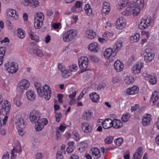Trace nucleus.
Segmentation results:
<instances>
[{"mask_svg": "<svg viewBox=\"0 0 159 159\" xmlns=\"http://www.w3.org/2000/svg\"><path fill=\"white\" fill-rule=\"evenodd\" d=\"M117 53L116 52L111 48H109L106 49L104 52L103 54L105 57L107 59H109L111 57H114L116 55Z\"/></svg>", "mask_w": 159, "mask_h": 159, "instance_id": "nucleus-13", "label": "nucleus"}, {"mask_svg": "<svg viewBox=\"0 0 159 159\" xmlns=\"http://www.w3.org/2000/svg\"><path fill=\"white\" fill-rule=\"evenodd\" d=\"M110 11V4L107 2L103 3L102 8V13L103 15L108 14Z\"/></svg>", "mask_w": 159, "mask_h": 159, "instance_id": "nucleus-19", "label": "nucleus"}, {"mask_svg": "<svg viewBox=\"0 0 159 159\" xmlns=\"http://www.w3.org/2000/svg\"><path fill=\"white\" fill-rule=\"evenodd\" d=\"M52 26L55 29H60L61 27V24L59 23H54L52 25Z\"/></svg>", "mask_w": 159, "mask_h": 159, "instance_id": "nucleus-59", "label": "nucleus"}, {"mask_svg": "<svg viewBox=\"0 0 159 159\" xmlns=\"http://www.w3.org/2000/svg\"><path fill=\"white\" fill-rule=\"evenodd\" d=\"M129 3V1L128 0H120L117 5V8L120 11L125 7Z\"/></svg>", "mask_w": 159, "mask_h": 159, "instance_id": "nucleus-24", "label": "nucleus"}, {"mask_svg": "<svg viewBox=\"0 0 159 159\" xmlns=\"http://www.w3.org/2000/svg\"><path fill=\"white\" fill-rule=\"evenodd\" d=\"M29 37L32 40L36 42H38L39 41V37L36 35L33 34V33L32 32H29Z\"/></svg>", "mask_w": 159, "mask_h": 159, "instance_id": "nucleus-42", "label": "nucleus"}, {"mask_svg": "<svg viewBox=\"0 0 159 159\" xmlns=\"http://www.w3.org/2000/svg\"><path fill=\"white\" fill-rule=\"evenodd\" d=\"M120 81V79L119 76H116L113 78L112 82L114 83H116L119 82Z\"/></svg>", "mask_w": 159, "mask_h": 159, "instance_id": "nucleus-62", "label": "nucleus"}, {"mask_svg": "<svg viewBox=\"0 0 159 159\" xmlns=\"http://www.w3.org/2000/svg\"><path fill=\"white\" fill-rule=\"evenodd\" d=\"M144 54V60L146 62L151 61L154 59V54L149 50H145Z\"/></svg>", "mask_w": 159, "mask_h": 159, "instance_id": "nucleus-10", "label": "nucleus"}, {"mask_svg": "<svg viewBox=\"0 0 159 159\" xmlns=\"http://www.w3.org/2000/svg\"><path fill=\"white\" fill-rule=\"evenodd\" d=\"M114 67L116 71L119 72L123 70L124 66L123 63L117 60L114 63Z\"/></svg>", "mask_w": 159, "mask_h": 159, "instance_id": "nucleus-21", "label": "nucleus"}, {"mask_svg": "<svg viewBox=\"0 0 159 159\" xmlns=\"http://www.w3.org/2000/svg\"><path fill=\"white\" fill-rule=\"evenodd\" d=\"M152 22L153 20L151 17L143 19L138 26L139 28L141 29H146L150 25Z\"/></svg>", "mask_w": 159, "mask_h": 159, "instance_id": "nucleus-7", "label": "nucleus"}, {"mask_svg": "<svg viewBox=\"0 0 159 159\" xmlns=\"http://www.w3.org/2000/svg\"><path fill=\"white\" fill-rule=\"evenodd\" d=\"M40 113L38 111H33L30 114V119L33 123H40L41 119L40 118Z\"/></svg>", "mask_w": 159, "mask_h": 159, "instance_id": "nucleus-2", "label": "nucleus"}, {"mask_svg": "<svg viewBox=\"0 0 159 159\" xmlns=\"http://www.w3.org/2000/svg\"><path fill=\"white\" fill-rule=\"evenodd\" d=\"M17 128H20L23 129L25 127V125L23 119L21 117L20 118L17 120L16 123Z\"/></svg>", "mask_w": 159, "mask_h": 159, "instance_id": "nucleus-34", "label": "nucleus"}, {"mask_svg": "<svg viewBox=\"0 0 159 159\" xmlns=\"http://www.w3.org/2000/svg\"><path fill=\"white\" fill-rule=\"evenodd\" d=\"M30 86L29 82L26 80H23L18 84V89L21 92H23L24 90H27Z\"/></svg>", "mask_w": 159, "mask_h": 159, "instance_id": "nucleus-9", "label": "nucleus"}, {"mask_svg": "<svg viewBox=\"0 0 159 159\" xmlns=\"http://www.w3.org/2000/svg\"><path fill=\"white\" fill-rule=\"evenodd\" d=\"M43 25V21H36L34 20V26L36 29H39Z\"/></svg>", "mask_w": 159, "mask_h": 159, "instance_id": "nucleus-44", "label": "nucleus"}, {"mask_svg": "<svg viewBox=\"0 0 159 159\" xmlns=\"http://www.w3.org/2000/svg\"><path fill=\"white\" fill-rule=\"evenodd\" d=\"M143 148L140 147L138 148L137 150V152L133 155L132 159H140L141 158L143 154Z\"/></svg>", "mask_w": 159, "mask_h": 159, "instance_id": "nucleus-25", "label": "nucleus"}, {"mask_svg": "<svg viewBox=\"0 0 159 159\" xmlns=\"http://www.w3.org/2000/svg\"><path fill=\"white\" fill-rule=\"evenodd\" d=\"M125 20L123 17H119L116 21V26L117 29L122 30L125 27Z\"/></svg>", "mask_w": 159, "mask_h": 159, "instance_id": "nucleus-14", "label": "nucleus"}, {"mask_svg": "<svg viewBox=\"0 0 159 159\" xmlns=\"http://www.w3.org/2000/svg\"><path fill=\"white\" fill-rule=\"evenodd\" d=\"M123 139L121 138H117L114 140L116 145L118 146H120L123 142Z\"/></svg>", "mask_w": 159, "mask_h": 159, "instance_id": "nucleus-52", "label": "nucleus"}, {"mask_svg": "<svg viewBox=\"0 0 159 159\" xmlns=\"http://www.w3.org/2000/svg\"><path fill=\"white\" fill-rule=\"evenodd\" d=\"M74 138L76 141H78L80 139L79 134L76 132L74 133L73 134Z\"/></svg>", "mask_w": 159, "mask_h": 159, "instance_id": "nucleus-63", "label": "nucleus"}, {"mask_svg": "<svg viewBox=\"0 0 159 159\" xmlns=\"http://www.w3.org/2000/svg\"><path fill=\"white\" fill-rule=\"evenodd\" d=\"M139 38L140 34L137 33L134 35L131 36L130 37V39L132 43L137 42L139 40Z\"/></svg>", "mask_w": 159, "mask_h": 159, "instance_id": "nucleus-38", "label": "nucleus"}, {"mask_svg": "<svg viewBox=\"0 0 159 159\" xmlns=\"http://www.w3.org/2000/svg\"><path fill=\"white\" fill-rule=\"evenodd\" d=\"M77 31L73 29L68 30L62 34L63 40L66 42H69L74 39L77 36Z\"/></svg>", "mask_w": 159, "mask_h": 159, "instance_id": "nucleus-1", "label": "nucleus"}, {"mask_svg": "<svg viewBox=\"0 0 159 159\" xmlns=\"http://www.w3.org/2000/svg\"><path fill=\"white\" fill-rule=\"evenodd\" d=\"M135 61V58L134 55H132L129 59L128 63L129 64H131Z\"/></svg>", "mask_w": 159, "mask_h": 159, "instance_id": "nucleus-57", "label": "nucleus"}, {"mask_svg": "<svg viewBox=\"0 0 159 159\" xmlns=\"http://www.w3.org/2000/svg\"><path fill=\"white\" fill-rule=\"evenodd\" d=\"M151 116V115L148 114H145L143 116L142 124L143 126H146L150 125L152 120Z\"/></svg>", "mask_w": 159, "mask_h": 159, "instance_id": "nucleus-16", "label": "nucleus"}, {"mask_svg": "<svg viewBox=\"0 0 159 159\" xmlns=\"http://www.w3.org/2000/svg\"><path fill=\"white\" fill-rule=\"evenodd\" d=\"M34 86L38 94L40 96V92H43L41 84L39 82H37L34 83Z\"/></svg>", "mask_w": 159, "mask_h": 159, "instance_id": "nucleus-39", "label": "nucleus"}, {"mask_svg": "<svg viewBox=\"0 0 159 159\" xmlns=\"http://www.w3.org/2000/svg\"><path fill=\"white\" fill-rule=\"evenodd\" d=\"M33 53L39 57H42L43 56V53L41 50L37 48L34 49Z\"/></svg>", "mask_w": 159, "mask_h": 159, "instance_id": "nucleus-49", "label": "nucleus"}, {"mask_svg": "<svg viewBox=\"0 0 159 159\" xmlns=\"http://www.w3.org/2000/svg\"><path fill=\"white\" fill-rule=\"evenodd\" d=\"M42 90L43 92H40L41 97L44 96L45 98L47 100H49L51 98V91L50 88L49 86L45 84L42 87Z\"/></svg>", "mask_w": 159, "mask_h": 159, "instance_id": "nucleus-4", "label": "nucleus"}, {"mask_svg": "<svg viewBox=\"0 0 159 159\" xmlns=\"http://www.w3.org/2000/svg\"><path fill=\"white\" fill-rule=\"evenodd\" d=\"M89 58L92 61L95 62H98L99 60V58H98L97 56L94 55L90 56H89Z\"/></svg>", "mask_w": 159, "mask_h": 159, "instance_id": "nucleus-56", "label": "nucleus"}, {"mask_svg": "<svg viewBox=\"0 0 159 159\" xmlns=\"http://www.w3.org/2000/svg\"><path fill=\"white\" fill-rule=\"evenodd\" d=\"M112 120L111 119L108 118L105 119L102 123V125L104 128L108 129L112 127Z\"/></svg>", "mask_w": 159, "mask_h": 159, "instance_id": "nucleus-22", "label": "nucleus"}, {"mask_svg": "<svg viewBox=\"0 0 159 159\" xmlns=\"http://www.w3.org/2000/svg\"><path fill=\"white\" fill-rule=\"evenodd\" d=\"M4 66L8 72L12 74L16 73L18 69L17 65L14 62L7 63Z\"/></svg>", "mask_w": 159, "mask_h": 159, "instance_id": "nucleus-5", "label": "nucleus"}, {"mask_svg": "<svg viewBox=\"0 0 159 159\" xmlns=\"http://www.w3.org/2000/svg\"><path fill=\"white\" fill-rule=\"evenodd\" d=\"M78 61L80 68L83 71L88 70L89 59L88 57H82L79 59Z\"/></svg>", "mask_w": 159, "mask_h": 159, "instance_id": "nucleus-3", "label": "nucleus"}, {"mask_svg": "<svg viewBox=\"0 0 159 159\" xmlns=\"http://www.w3.org/2000/svg\"><path fill=\"white\" fill-rule=\"evenodd\" d=\"M11 107L10 103L7 100L4 101L1 109L2 114L3 115H7L10 111Z\"/></svg>", "mask_w": 159, "mask_h": 159, "instance_id": "nucleus-8", "label": "nucleus"}, {"mask_svg": "<svg viewBox=\"0 0 159 159\" xmlns=\"http://www.w3.org/2000/svg\"><path fill=\"white\" fill-rule=\"evenodd\" d=\"M59 69L62 73V75L64 78H67L70 75V73L66 69L65 67L61 64H58Z\"/></svg>", "mask_w": 159, "mask_h": 159, "instance_id": "nucleus-15", "label": "nucleus"}, {"mask_svg": "<svg viewBox=\"0 0 159 159\" xmlns=\"http://www.w3.org/2000/svg\"><path fill=\"white\" fill-rule=\"evenodd\" d=\"M85 12L88 16L91 15L92 13V10L89 4H87L84 7Z\"/></svg>", "mask_w": 159, "mask_h": 159, "instance_id": "nucleus-40", "label": "nucleus"}, {"mask_svg": "<svg viewBox=\"0 0 159 159\" xmlns=\"http://www.w3.org/2000/svg\"><path fill=\"white\" fill-rule=\"evenodd\" d=\"M88 49L91 52H97L100 49V47L98 43L95 42L90 43Z\"/></svg>", "mask_w": 159, "mask_h": 159, "instance_id": "nucleus-17", "label": "nucleus"}, {"mask_svg": "<svg viewBox=\"0 0 159 159\" xmlns=\"http://www.w3.org/2000/svg\"><path fill=\"white\" fill-rule=\"evenodd\" d=\"M89 96L93 102L96 103L98 102L99 96L98 93H93L90 94Z\"/></svg>", "mask_w": 159, "mask_h": 159, "instance_id": "nucleus-30", "label": "nucleus"}, {"mask_svg": "<svg viewBox=\"0 0 159 159\" xmlns=\"http://www.w3.org/2000/svg\"><path fill=\"white\" fill-rule=\"evenodd\" d=\"M21 97L19 96H16L14 99V101L16 105L18 107L21 106V103L20 102Z\"/></svg>", "mask_w": 159, "mask_h": 159, "instance_id": "nucleus-46", "label": "nucleus"}, {"mask_svg": "<svg viewBox=\"0 0 159 159\" xmlns=\"http://www.w3.org/2000/svg\"><path fill=\"white\" fill-rule=\"evenodd\" d=\"M112 127L116 129L120 128L123 126L122 122L117 119H114L112 120Z\"/></svg>", "mask_w": 159, "mask_h": 159, "instance_id": "nucleus-27", "label": "nucleus"}, {"mask_svg": "<svg viewBox=\"0 0 159 159\" xmlns=\"http://www.w3.org/2000/svg\"><path fill=\"white\" fill-rule=\"evenodd\" d=\"M113 140V137L111 136H108L105 139V142L106 143L110 144L111 143Z\"/></svg>", "mask_w": 159, "mask_h": 159, "instance_id": "nucleus-53", "label": "nucleus"}, {"mask_svg": "<svg viewBox=\"0 0 159 159\" xmlns=\"http://www.w3.org/2000/svg\"><path fill=\"white\" fill-rule=\"evenodd\" d=\"M130 118V115L129 114L126 113L124 114L121 118L122 121L125 122H127Z\"/></svg>", "mask_w": 159, "mask_h": 159, "instance_id": "nucleus-45", "label": "nucleus"}, {"mask_svg": "<svg viewBox=\"0 0 159 159\" xmlns=\"http://www.w3.org/2000/svg\"><path fill=\"white\" fill-rule=\"evenodd\" d=\"M17 36L19 38L21 39L24 38L25 36V32L21 29H18L17 33Z\"/></svg>", "mask_w": 159, "mask_h": 159, "instance_id": "nucleus-48", "label": "nucleus"}, {"mask_svg": "<svg viewBox=\"0 0 159 159\" xmlns=\"http://www.w3.org/2000/svg\"><path fill=\"white\" fill-rule=\"evenodd\" d=\"M26 95L28 99L31 101L34 100L36 98L34 91L32 90L28 91L26 92Z\"/></svg>", "mask_w": 159, "mask_h": 159, "instance_id": "nucleus-29", "label": "nucleus"}, {"mask_svg": "<svg viewBox=\"0 0 159 159\" xmlns=\"http://www.w3.org/2000/svg\"><path fill=\"white\" fill-rule=\"evenodd\" d=\"M7 15L10 16L15 20H17L18 18V15L17 12L14 10L8 9L7 11Z\"/></svg>", "mask_w": 159, "mask_h": 159, "instance_id": "nucleus-28", "label": "nucleus"}, {"mask_svg": "<svg viewBox=\"0 0 159 159\" xmlns=\"http://www.w3.org/2000/svg\"><path fill=\"white\" fill-rule=\"evenodd\" d=\"M159 99V92L157 91L153 92L152 95L150 100V104L152 105H154L157 101Z\"/></svg>", "mask_w": 159, "mask_h": 159, "instance_id": "nucleus-18", "label": "nucleus"}, {"mask_svg": "<svg viewBox=\"0 0 159 159\" xmlns=\"http://www.w3.org/2000/svg\"><path fill=\"white\" fill-rule=\"evenodd\" d=\"M82 130L84 132L89 133L92 130V127L89 124L86 122H83L81 125Z\"/></svg>", "mask_w": 159, "mask_h": 159, "instance_id": "nucleus-23", "label": "nucleus"}, {"mask_svg": "<svg viewBox=\"0 0 159 159\" xmlns=\"http://www.w3.org/2000/svg\"><path fill=\"white\" fill-rule=\"evenodd\" d=\"M139 92V88L137 86H134L126 90V93L128 95H134L137 93Z\"/></svg>", "mask_w": 159, "mask_h": 159, "instance_id": "nucleus-20", "label": "nucleus"}, {"mask_svg": "<svg viewBox=\"0 0 159 159\" xmlns=\"http://www.w3.org/2000/svg\"><path fill=\"white\" fill-rule=\"evenodd\" d=\"M78 69V66L76 64H71L69 65L68 68V70L70 71L75 72Z\"/></svg>", "mask_w": 159, "mask_h": 159, "instance_id": "nucleus-47", "label": "nucleus"}, {"mask_svg": "<svg viewBox=\"0 0 159 159\" xmlns=\"http://www.w3.org/2000/svg\"><path fill=\"white\" fill-rule=\"evenodd\" d=\"M136 4L137 6L141 9H142L143 7L144 4V0H137Z\"/></svg>", "mask_w": 159, "mask_h": 159, "instance_id": "nucleus-55", "label": "nucleus"}, {"mask_svg": "<svg viewBox=\"0 0 159 159\" xmlns=\"http://www.w3.org/2000/svg\"><path fill=\"white\" fill-rule=\"evenodd\" d=\"M141 9L139 7H136L132 10V13H133L134 16H137L140 13Z\"/></svg>", "mask_w": 159, "mask_h": 159, "instance_id": "nucleus-51", "label": "nucleus"}, {"mask_svg": "<svg viewBox=\"0 0 159 159\" xmlns=\"http://www.w3.org/2000/svg\"><path fill=\"white\" fill-rule=\"evenodd\" d=\"M113 35V33L109 32H105L103 34V36L104 37L108 39L112 37Z\"/></svg>", "mask_w": 159, "mask_h": 159, "instance_id": "nucleus-54", "label": "nucleus"}, {"mask_svg": "<svg viewBox=\"0 0 159 159\" xmlns=\"http://www.w3.org/2000/svg\"><path fill=\"white\" fill-rule=\"evenodd\" d=\"M74 144V142L73 141L68 143V146L66 149V152L68 153H71L74 151L75 149Z\"/></svg>", "mask_w": 159, "mask_h": 159, "instance_id": "nucleus-33", "label": "nucleus"}, {"mask_svg": "<svg viewBox=\"0 0 159 159\" xmlns=\"http://www.w3.org/2000/svg\"><path fill=\"white\" fill-rule=\"evenodd\" d=\"M92 114L93 112H92L89 110L86 111L83 113V118L85 120H89L91 119Z\"/></svg>", "mask_w": 159, "mask_h": 159, "instance_id": "nucleus-31", "label": "nucleus"}, {"mask_svg": "<svg viewBox=\"0 0 159 159\" xmlns=\"http://www.w3.org/2000/svg\"><path fill=\"white\" fill-rule=\"evenodd\" d=\"M92 153L95 158H98L100 157L101 155L99 150L97 148H94L92 149Z\"/></svg>", "mask_w": 159, "mask_h": 159, "instance_id": "nucleus-35", "label": "nucleus"}, {"mask_svg": "<svg viewBox=\"0 0 159 159\" xmlns=\"http://www.w3.org/2000/svg\"><path fill=\"white\" fill-rule=\"evenodd\" d=\"M143 66V63L140 61L137 62L132 68V73L134 74H138L141 72V69Z\"/></svg>", "mask_w": 159, "mask_h": 159, "instance_id": "nucleus-11", "label": "nucleus"}, {"mask_svg": "<svg viewBox=\"0 0 159 159\" xmlns=\"http://www.w3.org/2000/svg\"><path fill=\"white\" fill-rule=\"evenodd\" d=\"M56 138L58 140H60L61 138V134L58 129H56Z\"/></svg>", "mask_w": 159, "mask_h": 159, "instance_id": "nucleus-61", "label": "nucleus"}, {"mask_svg": "<svg viewBox=\"0 0 159 159\" xmlns=\"http://www.w3.org/2000/svg\"><path fill=\"white\" fill-rule=\"evenodd\" d=\"M21 152V145L19 143H18L13 147V150L11 151V159H15L17 156V153H20Z\"/></svg>", "mask_w": 159, "mask_h": 159, "instance_id": "nucleus-12", "label": "nucleus"}, {"mask_svg": "<svg viewBox=\"0 0 159 159\" xmlns=\"http://www.w3.org/2000/svg\"><path fill=\"white\" fill-rule=\"evenodd\" d=\"M148 77L149 79V82L152 84H154L157 83V79L154 75H148Z\"/></svg>", "mask_w": 159, "mask_h": 159, "instance_id": "nucleus-43", "label": "nucleus"}, {"mask_svg": "<svg viewBox=\"0 0 159 159\" xmlns=\"http://www.w3.org/2000/svg\"><path fill=\"white\" fill-rule=\"evenodd\" d=\"M5 48L4 47L0 48V66L2 64L3 58L5 53Z\"/></svg>", "mask_w": 159, "mask_h": 159, "instance_id": "nucleus-32", "label": "nucleus"}, {"mask_svg": "<svg viewBox=\"0 0 159 159\" xmlns=\"http://www.w3.org/2000/svg\"><path fill=\"white\" fill-rule=\"evenodd\" d=\"M125 82L127 84H132L134 81V78L132 76H127L125 80Z\"/></svg>", "mask_w": 159, "mask_h": 159, "instance_id": "nucleus-41", "label": "nucleus"}, {"mask_svg": "<svg viewBox=\"0 0 159 159\" xmlns=\"http://www.w3.org/2000/svg\"><path fill=\"white\" fill-rule=\"evenodd\" d=\"M44 18L43 14L41 12H39L37 13L36 16L34 17V20L36 21H43Z\"/></svg>", "mask_w": 159, "mask_h": 159, "instance_id": "nucleus-37", "label": "nucleus"}, {"mask_svg": "<svg viewBox=\"0 0 159 159\" xmlns=\"http://www.w3.org/2000/svg\"><path fill=\"white\" fill-rule=\"evenodd\" d=\"M20 1L24 6L32 8H35L39 5V3L37 0H20Z\"/></svg>", "mask_w": 159, "mask_h": 159, "instance_id": "nucleus-6", "label": "nucleus"}, {"mask_svg": "<svg viewBox=\"0 0 159 159\" xmlns=\"http://www.w3.org/2000/svg\"><path fill=\"white\" fill-rule=\"evenodd\" d=\"M56 120L57 122H59L60 120V119L62 117L61 113H56L55 116Z\"/></svg>", "mask_w": 159, "mask_h": 159, "instance_id": "nucleus-60", "label": "nucleus"}, {"mask_svg": "<svg viewBox=\"0 0 159 159\" xmlns=\"http://www.w3.org/2000/svg\"><path fill=\"white\" fill-rule=\"evenodd\" d=\"M142 34L145 37L148 38L150 35V33L148 31H143L142 32Z\"/></svg>", "mask_w": 159, "mask_h": 159, "instance_id": "nucleus-64", "label": "nucleus"}, {"mask_svg": "<svg viewBox=\"0 0 159 159\" xmlns=\"http://www.w3.org/2000/svg\"><path fill=\"white\" fill-rule=\"evenodd\" d=\"M121 13L122 15L125 16H130L132 14V11L130 8H128L122 12Z\"/></svg>", "mask_w": 159, "mask_h": 159, "instance_id": "nucleus-50", "label": "nucleus"}, {"mask_svg": "<svg viewBox=\"0 0 159 159\" xmlns=\"http://www.w3.org/2000/svg\"><path fill=\"white\" fill-rule=\"evenodd\" d=\"M86 37L89 39H94L96 35L95 32L92 30H87L86 31Z\"/></svg>", "mask_w": 159, "mask_h": 159, "instance_id": "nucleus-26", "label": "nucleus"}, {"mask_svg": "<svg viewBox=\"0 0 159 159\" xmlns=\"http://www.w3.org/2000/svg\"><path fill=\"white\" fill-rule=\"evenodd\" d=\"M122 42L120 40L117 41L115 45L114 46L115 51L117 53L118 51L120 50L122 47Z\"/></svg>", "mask_w": 159, "mask_h": 159, "instance_id": "nucleus-36", "label": "nucleus"}, {"mask_svg": "<svg viewBox=\"0 0 159 159\" xmlns=\"http://www.w3.org/2000/svg\"><path fill=\"white\" fill-rule=\"evenodd\" d=\"M57 159H63V157L62 152L60 151H58L56 154Z\"/></svg>", "mask_w": 159, "mask_h": 159, "instance_id": "nucleus-58", "label": "nucleus"}]
</instances>
